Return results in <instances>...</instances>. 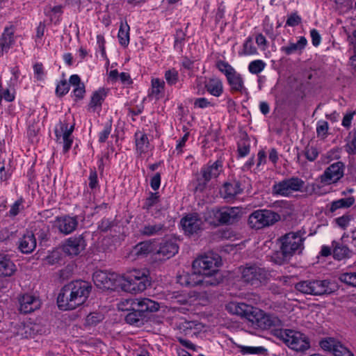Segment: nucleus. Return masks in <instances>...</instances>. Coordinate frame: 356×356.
Listing matches in <instances>:
<instances>
[{"label": "nucleus", "instance_id": "nucleus-1", "mask_svg": "<svg viewBox=\"0 0 356 356\" xmlns=\"http://www.w3.org/2000/svg\"><path fill=\"white\" fill-rule=\"evenodd\" d=\"M226 309L232 314L245 318L252 326L261 329L282 325V321L276 315L264 313L262 310L243 302H230L227 304Z\"/></svg>", "mask_w": 356, "mask_h": 356}, {"label": "nucleus", "instance_id": "nucleus-2", "mask_svg": "<svg viewBox=\"0 0 356 356\" xmlns=\"http://www.w3.org/2000/svg\"><path fill=\"white\" fill-rule=\"evenodd\" d=\"M91 285L83 280H76L65 285L57 298L62 310L74 309L86 302L91 291Z\"/></svg>", "mask_w": 356, "mask_h": 356}, {"label": "nucleus", "instance_id": "nucleus-3", "mask_svg": "<svg viewBox=\"0 0 356 356\" xmlns=\"http://www.w3.org/2000/svg\"><path fill=\"white\" fill-rule=\"evenodd\" d=\"M220 257L214 254L201 255L193 261V270L199 275L202 286H216L220 282Z\"/></svg>", "mask_w": 356, "mask_h": 356}, {"label": "nucleus", "instance_id": "nucleus-4", "mask_svg": "<svg viewBox=\"0 0 356 356\" xmlns=\"http://www.w3.org/2000/svg\"><path fill=\"white\" fill-rule=\"evenodd\" d=\"M118 290L136 294L144 291L151 284L147 268H133L123 275H119Z\"/></svg>", "mask_w": 356, "mask_h": 356}, {"label": "nucleus", "instance_id": "nucleus-5", "mask_svg": "<svg viewBox=\"0 0 356 356\" xmlns=\"http://www.w3.org/2000/svg\"><path fill=\"white\" fill-rule=\"evenodd\" d=\"M296 289L302 293L322 296L334 292L337 286L328 280H305L297 283Z\"/></svg>", "mask_w": 356, "mask_h": 356}, {"label": "nucleus", "instance_id": "nucleus-6", "mask_svg": "<svg viewBox=\"0 0 356 356\" xmlns=\"http://www.w3.org/2000/svg\"><path fill=\"white\" fill-rule=\"evenodd\" d=\"M305 238L300 231L291 232L280 238L281 250L286 258H290L295 254H300L304 246Z\"/></svg>", "mask_w": 356, "mask_h": 356}, {"label": "nucleus", "instance_id": "nucleus-7", "mask_svg": "<svg viewBox=\"0 0 356 356\" xmlns=\"http://www.w3.org/2000/svg\"><path fill=\"white\" fill-rule=\"evenodd\" d=\"M280 339L291 349L302 352L310 347L308 338L302 332L290 329L281 330Z\"/></svg>", "mask_w": 356, "mask_h": 356}, {"label": "nucleus", "instance_id": "nucleus-8", "mask_svg": "<svg viewBox=\"0 0 356 356\" xmlns=\"http://www.w3.org/2000/svg\"><path fill=\"white\" fill-rule=\"evenodd\" d=\"M280 220V216L271 210L258 209L249 216L248 225L252 229H259L271 226Z\"/></svg>", "mask_w": 356, "mask_h": 356}, {"label": "nucleus", "instance_id": "nucleus-9", "mask_svg": "<svg viewBox=\"0 0 356 356\" xmlns=\"http://www.w3.org/2000/svg\"><path fill=\"white\" fill-rule=\"evenodd\" d=\"M305 184V181L300 178L293 177L275 184L273 186V192L277 195L288 197L294 192H302Z\"/></svg>", "mask_w": 356, "mask_h": 356}, {"label": "nucleus", "instance_id": "nucleus-10", "mask_svg": "<svg viewBox=\"0 0 356 356\" xmlns=\"http://www.w3.org/2000/svg\"><path fill=\"white\" fill-rule=\"evenodd\" d=\"M223 170L222 162L217 160L215 162H209L201 168L200 177L197 179L196 190L202 191L207 184L211 179L216 178Z\"/></svg>", "mask_w": 356, "mask_h": 356}, {"label": "nucleus", "instance_id": "nucleus-11", "mask_svg": "<svg viewBox=\"0 0 356 356\" xmlns=\"http://www.w3.org/2000/svg\"><path fill=\"white\" fill-rule=\"evenodd\" d=\"M244 282L254 286H259L268 279V273L258 266H247L241 271Z\"/></svg>", "mask_w": 356, "mask_h": 356}, {"label": "nucleus", "instance_id": "nucleus-12", "mask_svg": "<svg viewBox=\"0 0 356 356\" xmlns=\"http://www.w3.org/2000/svg\"><path fill=\"white\" fill-rule=\"evenodd\" d=\"M74 125H69L67 122H60L55 128L57 143L63 145V152L66 154L72 147L74 138L72 133Z\"/></svg>", "mask_w": 356, "mask_h": 356}, {"label": "nucleus", "instance_id": "nucleus-13", "mask_svg": "<svg viewBox=\"0 0 356 356\" xmlns=\"http://www.w3.org/2000/svg\"><path fill=\"white\" fill-rule=\"evenodd\" d=\"M119 275L104 270H96L92 279L95 284L100 289L118 290Z\"/></svg>", "mask_w": 356, "mask_h": 356}, {"label": "nucleus", "instance_id": "nucleus-14", "mask_svg": "<svg viewBox=\"0 0 356 356\" xmlns=\"http://www.w3.org/2000/svg\"><path fill=\"white\" fill-rule=\"evenodd\" d=\"M344 175V165L341 162H336L327 167L320 177L321 182L325 185L337 183Z\"/></svg>", "mask_w": 356, "mask_h": 356}, {"label": "nucleus", "instance_id": "nucleus-15", "mask_svg": "<svg viewBox=\"0 0 356 356\" xmlns=\"http://www.w3.org/2000/svg\"><path fill=\"white\" fill-rule=\"evenodd\" d=\"M86 241L82 235L71 236L63 242V251L69 256L79 254L86 248Z\"/></svg>", "mask_w": 356, "mask_h": 356}, {"label": "nucleus", "instance_id": "nucleus-16", "mask_svg": "<svg viewBox=\"0 0 356 356\" xmlns=\"http://www.w3.org/2000/svg\"><path fill=\"white\" fill-rule=\"evenodd\" d=\"M78 226L76 216L64 215L55 218L53 227L58 229V232L65 235L70 234L76 230Z\"/></svg>", "mask_w": 356, "mask_h": 356}, {"label": "nucleus", "instance_id": "nucleus-17", "mask_svg": "<svg viewBox=\"0 0 356 356\" xmlns=\"http://www.w3.org/2000/svg\"><path fill=\"white\" fill-rule=\"evenodd\" d=\"M215 217L221 224L233 223L241 216L238 207H224L214 212Z\"/></svg>", "mask_w": 356, "mask_h": 356}, {"label": "nucleus", "instance_id": "nucleus-18", "mask_svg": "<svg viewBox=\"0 0 356 356\" xmlns=\"http://www.w3.org/2000/svg\"><path fill=\"white\" fill-rule=\"evenodd\" d=\"M180 224L185 234L191 235L202 228L203 221L197 213H193L181 218Z\"/></svg>", "mask_w": 356, "mask_h": 356}, {"label": "nucleus", "instance_id": "nucleus-19", "mask_svg": "<svg viewBox=\"0 0 356 356\" xmlns=\"http://www.w3.org/2000/svg\"><path fill=\"white\" fill-rule=\"evenodd\" d=\"M19 311L24 314L33 312L41 306L39 298L31 293H25L19 299Z\"/></svg>", "mask_w": 356, "mask_h": 356}, {"label": "nucleus", "instance_id": "nucleus-20", "mask_svg": "<svg viewBox=\"0 0 356 356\" xmlns=\"http://www.w3.org/2000/svg\"><path fill=\"white\" fill-rule=\"evenodd\" d=\"M108 89L99 88L92 93L90 101L88 104V110L92 112H99L106 97L108 95Z\"/></svg>", "mask_w": 356, "mask_h": 356}, {"label": "nucleus", "instance_id": "nucleus-21", "mask_svg": "<svg viewBox=\"0 0 356 356\" xmlns=\"http://www.w3.org/2000/svg\"><path fill=\"white\" fill-rule=\"evenodd\" d=\"M36 238L31 232H26L18 240L19 250L24 254L31 253L36 248Z\"/></svg>", "mask_w": 356, "mask_h": 356}, {"label": "nucleus", "instance_id": "nucleus-22", "mask_svg": "<svg viewBox=\"0 0 356 356\" xmlns=\"http://www.w3.org/2000/svg\"><path fill=\"white\" fill-rule=\"evenodd\" d=\"M15 30L11 26L6 27L3 33L0 36V54L3 55L7 53L11 49L15 42L14 37Z\"/></svg>", "mask_w": 356, "mask_h": 356}, {"label": "nucleus", "instance_id": "nucleus-23", "mask_svg": "<svg viewBox=\"0 0 356 356\" xmlns=\"http://www.w3.org/2000/svg\"><path fill=\"white\" fill-rule=\"evenodd\" d=\"M227 81L232 92H239L241 94L246 92L247 89L245 86L243 77L237 71L227 77Z\"/></svg>", "mask_w": 356, "mask_h": 356}, {"label": "nucleus", "instance_id": "nucleus-24", "mask_svg": "<svg viewBox=\"0 0 356 356\" xmlns=\"http://www.w3.org/2000/svg\"><path fill=\"white\" fill-rule=\"evenodd\" d=\"M17 267L10 258L6 254H0V277L13 276Z\"/></svg>", "mask_w": 356, "mask_h": 356}, {"label": "nucleus", "instance_id": "nucleus-25", "mask_svg": "<svg viewBox=\"0 0 356 356\" xmlns=\"http://www.w3.org/2000/svg\"><path fill=\"white\" fill-rule=\"evenodd\" d=\"M207 91L213 97H219L223 93L224 88L222 80L220 78L213 76L204 82Z\"/></svg>", "mask_w": 356, "mask_h": 356}, {"label": "nucleus", "instance_id": "nucleus-26", "mask_svg": "<svg viewBox=\"0 0 356 356\" xmlns=\"http://www.w3.org/2000/svg\"><path fill=\"white\" fill-rule=\"evenodd\" d=\"M243 188L239 181H234L232 182L225 183L221 189V194L224 199L230 200L237 195L242 193Z\"/></svg>", "mask_w": 356, "mask_h": 356}, {"label": "nucleus", "instance_id": "nucleus-27", "mask_svg": "<svg viewBox=\"0 0 356 356\" xmlns=\"http://www.w3.org/2000/svg\"><path fill=\"white\" fill-rule=\"evenodd\" d=\"M165 83L159 78L151 79V88L149 90V97L159 100L164 97Z\"/></svg>", "mask_w": 356, "mask_h": 356}, {"label": "nucleus", "instance_id": "nucleus-28", "mask_svg": "<svg viewBox=\"0 0 356 356\" xmlns=\"http://www.w3.org/2000/svg\"><path fill=\"white\" fill-rule=\"evenodd\" d=\"M177 283L184 286H202L199 275L193 270L192 273L183 272L177 277Z\"/></svg>", "mask_w": 356, "mask_h": 356}, {"label": "nucleus", "instance_id": "nucleus-29", "mask_svg": "<svg viewBox=\"0 0 356 356\" xmlns=\"http://www.w3.org/2000/svg\"><path fill=\"white\" fill-rule=\"evenodd\" d=\"M134 304V309H138L143 314L145 312H156L159 309V303L149 298L135 299Z\"/></svg>", "mask_w": 356, "mask_h": 356}, {"label": "nucleus", "instance_id": "nucleus-30", "mask_svg": "<svg viewBox=\"0 0 356 356\" xmlns=\"http://www.w3.org/2000/svg\"><path fill=\"white\" fill-rule=\"evenodd\" d=\"M154 249L155 245L154 242L151 241H143L138 243L133 248L131 254L136 257H143L152 252Z\"/></svg>", "mask_w": 356, "mask_h": 356}, {"label": "nucleus", "instance_id": "nucleus-31", "mask_svg": "<svg viewBox=\"0 0 356 356\" xmlns=\"http://www.w3.org/2000/svg\"><path fill=\"white\" fill-rule=\"evenodd\" d=\"M178 245L173 241H166L161 243L156 254L162 255L165 259H169L178 252Z\"/></svg>", "mask_w": 356, "mask_h": 356}, {"label": "nucleus", "instance_id": "nucleus-32", "mask_svg": "<svg viewBox=\"0 0 356 356\" xmlns=\"http://www.w3.org/2000/svg\"><path fill=\"white\" fill-rule=\"evenodd\" d=\"M307 44V40L304 36L298 38L297 42H289L287 46L282 47L281 51L286 55H291L296 52L301 53Z\"/></svg>", "mask_w": 356, "mask_h": 356}, {"label": "nucleus", "instance_id": "nucleus-33", "mask_svg": "<svg viewBox=\"0 0 356 356\" xmlns=\"http://www.w3.org/2000/svg\"><path fill=\"white\" fill-rule=\"evenodd\" d=\"M136 152L140 155L147 153L149 149V143L147 136L142 132L137 131L135 134Z\"/></svg>", "mask_w": 356, "mask_h": 356}, {"label": "nucleus", "instance_id": "nucleus-34", "mask_svg": "<svg viewBox=\"0 0 356 356\" xmlns=\"http://www.w3.org/2000/svg\"><path fill=\"white\" fill-rule=\"evenodd\" d=\"M15 98V86L8 83L7 86H3L0 81V101L4 100L7 102H12Z\"/></svg>", "mask_w": 356, "mask_h": 356}, {"label": "nucleus", "instance_id": "nucleus-35", "mask_svg": "<svg viewBox=\"0 0 356 356\" xmlns=\"http://www.w3.org/2000/svg\"><path fill=\"white\" fill-rule=\"evenodd\" d=\"M355 199L353 197L341 198L336 201H333L330 204V210L332 212L341 208H348L353 204Z\"/></svg>", "mask_w": 356, "mask_h": 356}, {"label": "nucleus", "instance_id": "nucleus-36", "mask_svg": "<svg viewBox=\"0 0 356 356\" xmlns=\"http://www.w3.org/2000/svg\"><path fill=\"white\" fill-rule=\"evenodd\" d=\"M45 15L50 18L51 22L56 23L63 13L61 6H47L44 10Z\"/></svg>", "mask_w": 356, "mask_h": 356}, {"label": "nucleus", "instance_id": "nucleus-37", "mask_svg": "<svg viewBox=\"0 0 356 356\" xmlns=\"http://www.w3.org/2000/svg\"><path fill=\"white\" fill-rule=\"evenodd\" d=\"M118 38L121 45L127 47L129 43V26L127 24H121Z\"/></svg>", "mask_w": 356, "mask_h": 356}, {"label": "nucleus", "instance_id": "nucleus-38", "mask_svg": "<svg viewBox=\"0 0 356 356\" xmlns=\"http://www.w3.org/2000/svg\"><path fill=\"white\" fill-rule=\"evenodd\" d=\"M345 31L346 32L348 41L351 45L350 49L353 51V54L350 58V62L351 65H353L356 58V44L355 43L356 38V29H353L350 31H348L346 29H345Z\"/></svg>", "mask_w": 356, "mask_h": 356}, {"label": "nucleus", "instance_id": "nucleus-39", "mask_svg": "<svg viewBox=\"0 0 356 356\" xmlns=\"http://www.w3.org/2000/svg\"><path fill=\"white\" fill-rule=\"evenodd\" d=\"M216 66L225 76L226 79L236 71L230 64L222 60H217Z\"/></svg>", "mask_w": 356, "mask_h": 356}, {"label": "nucleus", "instance_id": "nucleus-40", "mask_svg": "<svg viewBox=\"0 0 356 356\" xmlns=\"http://www.w3.org/2000/svg\"><path fill=\"white\" fill-rule=\"evenodd\" d=\"M216 66L225 76L226 79L236 71L230 64L222 60H217Z\"/></svg>", "mask_w": 356, "mask_h": 356}, {"label": "nucleus", "instance_id": "nucleus-41", "mask_svg": "<svg viewBox=\"0 0 356 356\" xmlns=\"http://www.w3.org/2000/svg\"><path fill=\"white\" fill-rule=\"evenodd\" d=\"M164 78L168 85L174 86L179 81V72L175 68H170L164 73Z\"/></svg>", "mask_w": 356, "mask_h": 356}, {"label": "nucleus", "instance_id": "nucleus-42", "mask_svg": "<svg viewBox=\"0 0 356 356\" xmlns=\"http://www.w3.org/2000/svg\"><path fill=\"white\" fill-rule=\"evenodd\" d=\"M143 316V313L138 309H131L125 316V321L130 325H138Z\"/></svg>", "mask_w": 356, "mask_h": 356}, {"label": "nucleus", "instance_id": "nucleus-43", "mask_svg": "<svg viewBox=\"0 0 356 356\" xmlns=\"http://www.w3.org/2000/svg\"><path fill=\"white\" fill-rule=\"evenodd\" d=\"M266 63L260 59L251 61L248 65V70L252 74L261 73L266 67Z\"/></svg>", "mask_w": 356, "mask_h": 356}, {"label": "nucleus", "instance_id": "nucleus-44", "mask_svg": "<svg viewBox=\"0 0 356 356\" xmlns=\"http://www.w3.org/2000/svg\"><path fill=\"white\" fill-rule=\"evenodd\" d=\"M350 255L349 249L344 245H337L334 246L333 250V256L337 260H341Z\"/></svg>", "mask_w": 356, "mask_h": 356}, {"label": "nucleus", "instance_id": "nucleus-45", "mask_svg": "<svg viewBox=\"0 0 356 356\" xmlns=\"http://www.w3.org/2000/svg\"><path fill=\"white\" fill-rule=\"evenodd\" d=\"M338 343L334 338H325L320 341V346L324 350L333 353Z\"/></svg>", "mask_w": 356, "mask_h": 356}, {"label": "nucleus", "instance_id": "nucleus-46", "mask_svg": "<svg viewBox=\"0 0 356 356\" xmlns=\"http://www.w3.org/2000/svg\"><path fill=\"white\" fill-rule=\"evenodd\" d=\"M162 228L161 224H148L143 227L140 232L143 235L151 236L158 233Z\"/></svg>", "mask_w": 356, "mask_h": 356}, {"label": "nucleus", "instance_id": "nucleus-47", "mask_svg": "<svg viewBox=\"0 0 356 356\" xmlns=\"http://www.w3.org/2000/svg\"><path fill=\"white\" fill-rule=\"evenodd\" d=\"M243 51L245 55H255L257 54V48L253 43V39L248 37L244 42L243 45Z\"/></svg>", "mask_w": 356, "mask_h": 356}, {"label": "nucleus", "instance_id": "nucleus-48", "mask_svg": "<svg viewBox=\"0 0 356 356\" xmlns=\"http://www.w3.org/2000/svg\"><path fill=\"white\" fill-rule=\"evenodd\" d=\"M339 280L347 285L355 286L356 284V273H343L340 275Z\"/></svg>", "mask_w": 356, "mask_h": 356}, {"label": "nucleus", "instance_id": "nucleus-49", "mask_svg": "<svg viewBox=\"0 0 356 356\" xmlns=\"http://www.w3.org/2000/svg\"><path fill=\"white\" fill-rule=\"evenodd\" d=\"M24 200L22 198L16 200L10 207L8 211V215L10 217H15L21 211L24 209Z\"/></svg>", "mask_w": 356, "mask_h": 356}, {"label": "nucleus", "instance_id": "nucleus-50", "mask_svg": "<svg viewBox=\"0 0 356 356\" xmlns=\"http://www.w3.org/2000/svg\"><path fill=\"white\" fill-rule=\"evenodd\" d=\"M328 129V123L326 121H318L316 126V134L318 137L325 138L327 136Z\"/></svg>", "mask_w": 356, "mask_h": 356}, {"label": "nucleus", "instance_id": "nucleus-51", "mask_svg": "<svg viewBox=\"0 0 356 356\" xmlns=\"http://www.w3.org/2000/svg\"><path fill=\"white\" fill-rule=\"evenodd\" d=\"M10 176V170L8 168H6L4 161L0 160V184L8 181Z\"/></svg>", "mask_w": 356, "mask_h": 356}, {"label": "nucleus", "instance_id": "nucleus-52", "mask_svg": "<svg viewBox=\"0 0 356 356\" xmlns=\"http://www.w3.org/2000/svg\"><path fill=\"white\" fill-rule=\"evenodd\" d=\"M334 356H354L353 354L340 342L338 343L333 353Z\"/></svg>", "mask_w": 356, "mask_h": 356}, {"label": "nucleus", "instance_id": "nucleus-53", "mask_svg": "<svg viewBox=\"0 0 356 356\" xmlns=\"http://www.w3.org/2000/svg\"><path fill=\"white\" fill-rule=\"evenodd\" d=\"M240 352L243 355H256L261 353L263 349L262 347H253V346H239Z\"/></svg>", "mask_w": 356, "mask_h": 356}, {"label": "nucleus", "instance_id": "nucleus-54", "mask_svg": "<svg viewBox=\"0 0 356 356\" xmlns=\"http://www.w3.org/2000/svg\"><path fill=\"white\" fill-rule=\"evenodd\" d=\"M69 90L70 84L65 80H63L57 84L56 92L58 96H63L69 92Z\"/></svg>", "mask_w": 356, "mask_h": 356}, {"label": "nucleus", "instance_id": "nucleus-55", "mask_svg": "<svg viewBox=\"0 0 356 356\" xmlns=\"http://www.w3.org/2000/svg\"><path fill=\"white\" fill-rule=\"evenodd\" d=\"M354 218L350 216H343L335 219L337 224L342 229H346L353 221Z\"/></svg>", "mask_w": 356, "mask_h": 356}, {"label": "nucleus", "instance_id": "nucleus-56", "mask_svg": "<svg viewBox=\"0 0 356 356\" xmlns=\"http://www.w3.org/2000/svg\"><path fill=\"white\" fill-rule=\"evenodd\" d=\"M102 320V316L98 313H90L86 318V323L88 325H94Z\"/></svg>", "mask_w": 356, "mask_h": 356}, {"label": "nucleus", "instance_id": "nucleus-57", "mask_svg": "<svg viewBox=\"0 0 356 356\" xmlns=\"http://www.w3.org/2000/svg\"><path fill=\"white\" fill-rule=\"evenodd\" d=\"M135 299H126L122 300L118 305V309L122 311H131L134 309V302Z\"/></svg>", "mask_w": 356, "mask_h": 356}, {"label": "nucleus", "instance_id": "nucleus-58", "mask_svg": "<svg viewBox=\"0 0 356 356\" xmlns=\"http://www.w3.org/2000/svg\"><path fill=\"white\" fill-rule=\"evenodd\" d=\"M193 106L195 108H206L211 106V104L207 98L200 97L194 100Z\"/></svg>", "mask_w": 356, "mask_h": 356}, {"label": "nucleus", "instance_id": "nucleus-59", "mask_svg": "<svg viewBox=\"0 0 356 356\" xmlns=\"http://www.w3.org/2000/svg\"><path fill=\"white\" fill-rule=\"evenodd\" d=\"M86 93L85 86L79 85V86L74 87L72 94L76 100H79L83 98Z\"/></svg>", "mask_w": 356, "mask_h": 356}, {"label": "nucleus", "instance_id": "nucleus-60", "mask_svg": "<svg viewBox=\"0 0 356 356\" xmlns=\"http://www.w3.org/2000/svg\"><path fill=\"white\" fill-rule=\"evenodd\" d=\"M255 41L261 50L264 51L267 49V40L261 33L257 34L255 37Z\"/></svg>", "mask_w": 356, "mask_h": 356}, {"label": "nucleus", "instance_id": "nucleus-61", "mask_svg": "<svg viewBox=\"0 0 356 356\" xmlns=\"http://www.w3.org/2000/svg\"><path fill=\"white\" fill-rule=\"evenodd\" d=\"M318 155V152L315 147H309L306 148L305 156L309 161H314L317 158Z\"/></svg>", "mask_w": 356, "mask_h": 356}, {"label": "nucleus", "instance_id": "nucleus-62", "mask_svg": "<svg viewBox=\"0 0 356 356\" xmlns=\"http://www.w3.org/2000/svg\"><path fill=\"white\" fill-rule=\"evenodd\" d=\"M301 22V18L299 15L294 13L288 17L286 25L289 26H298Z\"/></svg>", "mask_w": 356, "mask_h": 356}, {"label": "nucleus", "instance_id": "nucleus-63", "mask_svg": "<svg viewBox=\"0 0 356 356\" xmlns=\"http://www.w3.org/2000/svg\"><path fill=\"white\" fill-rule=\"evenodd\" d=\"M111 125H106L102 131H101L99 134V142L100 143H104L107 138H108V136L111 134Z\"/></svg>", "mask_w": 356, "mask_h": 356}, {"label": "nucleus", "instance_id": "nucleus-64", "mask_svg": "<svg viewBox=\"0 0 356 356\" xmlns=\"http://www.w3.org/2000/svg\"><path fill=\"white\" fill-rule=\"evenodd\" d=\"M310 36L312 38V44L314 47H318L321 42V37L318 31L316 29H312L310 31Z\"/></svg>", "mask_w": 356, "mask_h": 356}]
</instances>
